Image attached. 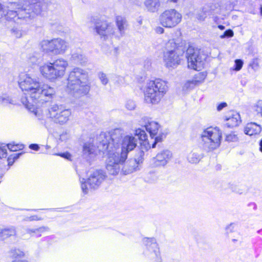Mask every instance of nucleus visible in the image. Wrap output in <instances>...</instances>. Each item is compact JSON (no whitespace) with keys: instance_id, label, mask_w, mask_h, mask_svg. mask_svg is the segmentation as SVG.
Segmentation results:
<instances>
[{"instance_id":"nucleus-1","label":"nucleus","mask_w":262,"mask_h":262,"mask_svg":"<svg viewBox=\"0 0 262 262\" xmlns=\"http://www.w3.org/2000/svg\"><path fill=\"white\" fill-rule=\"evenodd\" d=\"M123 130L116 128L110 133H102L98 137V148L108 156L106 169L110 174L116 175L120 170L129 151L137 145V139L132 135L123 136Z\"/></svg>"},{"instance_id":"nucleus-2","label":"nucleus","mask_w":262,"mask_h":262,"mask_svg":"<svg viewBox=\"0 0 262 262\" xmlns=\"http://www.w3.org/2000/svg\"><path fill=\"white\" fill-rule=\"evenodd\" d=\"M20 88L26 92L35 104H43L51 100L55 94L54 88L46 84H41L38 78L23 74L18 82Z\"/></svg>"},{"instance_id":"nucleus-3","label":"nucleus","mask_w":262,"mask_h":262,"mask_svg":"<svg viewBox=\"0 0 262 262\" xmlns=\"http://www.w3.org/2000/svg\"><path fill=\"white\" fill-rule=\"evenodd\" d=\"M67 89L76 96L86 95L90 89L88 72L79 68H74L67 78Z\"/></svg>"},{"instance_id":"nucleus-4","label":"nucleus","mask_w":262,"mask_h":262,"mask_svg":"<svg viewBox=\"0 0 262 262\" xmlns=\"http://www.w3.org/2000/svg\"><path fill=\"white\" fill-rule=\"evenodd\" d=\"M12 6L14 10H8L6 6L0 3V19L4 17L7 21L19 25L28 24V19L32 14L27 11L25 6L17 3L12 4Z\"/></svg>"},{"instance_id":"nucleus-5","label":"nucleus","mask_w":262,"mask_h":262,"mask_svg":"<svg viewBox=\"0 0 262 262\" xmlns=\"http://www.w3.org/2000/svg\"><path fill=\"white\" fill-rule=\"evenodd\" d=\"M168 90L167 82L161 79L148 81L144 89L145 100L148 103L157 104Z\"/></svg>"},{"instance_id":"nucleus-6","label":"nucleus","mask_w":262,"mask_h":262,"mask_svg":"<svg viewBox=\"0 0 262 262\" xmlns=\"http://www.w3.org/2000/svg\"><path fill=\"white\" fill-rule=\"evenodd\" d=\"M68 66L67 61L62 58H58L53 62L46 63L41 66L39 71L44 78L50 81H54L64 75Z\"/></svg>"},{"instance_id":"nucleus-7","label":"nucleus","mask_w":262,"mask_h":262,"mask_svg":"<svg viewBox=\"0 0 262 262\" xmlns=\"http://www.w3.org/2000/svg\"><path fill=\"white\" fill-rule=\"evenodd\" d=\"M166 51L164 54V60L166 67H177L180 63L181 57L183 55L185 48L182 46H177L174 39H171L166 43Z\"/></svg>"},{"instance_id":"nucleus-8","label":"nucleus","mask_w":262,"mask_h":262,"mask_svg":"<svg viewBox=\"0 0 262 262\" xmlns=\"http://www.w3.org/2000/svg\"><path fill=\"white\" fill-rule=\"evenodd\" d=\"M203 148L210 151L219 147L222 138L221 134L215 128H207L201 135Z\"/></svg>"},{"instance_id":"nucleus-9","label":"nucleus","mask_w":262,"mask_h":262,"mask_svg":"<svg viewBox=\"0 0 262 262\" xmlns=\"http://www.w3.org/2000/svg\"><path fill=\"white\" fill-rule=\"evenodd\" d=\"M88 178L86 181L84 179L80 180L81 183V189L84 194L88 193V188L86 184L89 185L91 189H97L101 184L106 177L105 172L102 169H93L88 173Z\"/></svg>"},{"instance_id":"nucleus-10","label":"nucleus","mask_w":262,"mask_h":262,"mask_svg":"<svg viewBox=\"0 0 262 262\" xmlns=\"http://www.w3.org/2000/svg\"><path fill=\"white\" fill-rule=\"evenodd\" d=\"M48 115L54 122L62 125L69 121L71 111L62 105L54 104L48 108Z\"/></svg>"},{"instance_id":"nucleus-11","label":"nucleus","mask_w":262,"mask_h":262,"mask_svg":"<svg viewBox=\"0 0 262 262\" xmlns=\"http://www.w3.org/2000/svg\"><path fill=\"white\" fill-rule=\"evenodd\" d=\"M40 49L46 53L57 55L63 53L67 49V43L60 38L43 40L40 43Z\"/></svg>"},{"instance_id":"nucleus-12","label":"nucleus","mask_w":262,"mask_h":262,"mask_svg":"<svg viewBox=\"0 0 262 262\" xmlns=\"http://www.w3.org/2000/svg\"><path fill=\"white\" fill-rule=\"evenodd\" d=\"M181 20V14L174 9L166 10L159 17L161 25L168 28L175 27Z\"/></svg>"},{"instance_id":"nucleus-13","label":"nucleus","mask_w":262,"mask_h":262,"mask_svg":"<svg viewBox=\"0 0 262 262\" xmlns=\"http://www.w3.org/2000/svg\"><path fill=\"white\" fill-rule=\"evenodd\" d=\"M144 127L149 133L151 139L154 140L152 141H148V147H156L158 143L162 141L164 136V134L161 132L160 125L157 122L148 120L144 125Z\"/></svg>"},{"instance_id":"nucleus-14","label":"nucleus","mask_w":262,"mask_h":262,"mask_svg":"<svg viewBox=\"0 0 262 262\" xmlns=\"http://www.w3.org/2000/svg\"><path fill=\"white\" fill-rule=\"evenodd\" d=\"M186 57L187 59L188 66L194 70H198L201 67L205 58L201 54L200 50L189 46L186 51Z\"/></svg>"},{"instance_id":"nucleus-15","label":"nucleus","mask_w":262,"mask_h":262,"mask_svg":"<svg viewBox=\"0 0 262 262\" xmlns=\"http://www.w3.org/2000/svg\"><path fill=\"white\" fill-rule=\"evenodd\" d=\"M143 243L146 247L145 254L150 258L155 259L157 262H161L159 248L156 239L145 237L143 239Z\"/></svg>"},{"instance_id":"nucleus-16","label":"nucleus","mask_w":262,"mask_h":262,"mask_svg":"<svg viewBox=\"0 0 262 262\" xmlns=\"http://www.w3.org/2000/svg\"><path fill=\"white\" fill-rule=\"evenodd\" d=\"M94 23L95 25L94 30L97 34L100 36L101 38L106 40L113 36L114 29L106 21L98 20L94 21Z\"/></svg>"},{"instance_id":"nucleus-17","label":"nucleus","mask_w":262,"mask_h":262,"mask_svg":"<svg viewBox=\"0 0 262 262\" xmlns=\"http://www.w3.org/2000/svg\"><path fill=\"white\" fill-rule=\"evenodd\" d=\"M29 4H28L27 2H20L17 3V4H21V5L25 6V8L27 9V11L31 12L32 14L31 16L28 19V23L32 20L34 17L40 14L42 11V4L39 2L40 0H29Z\"/></svg>"},{"instance_id":"nucleus-18","label":"nucleus","mask_w":262,"mask_h":262,"mask_svg":"<svg viewBox=\"0 0 262 262\" xmlns=\"http://www.w3.org/2000/svg\"><path fill=\"white\" fill-rule=\"evenodd\" d=\"M225 127L233 128L238 126L241 122L240 115L235 111H231L225 117Z\"/></svg>"},{"instance_id":"nucleus-19","label":"nucleus","mask_w":262,"mask_h":262,"mask_svg":"<svg viewBox=\"0 0 262 262\" xmlns=\"http://www.w3.org/2000/svg\"><path fill=\"white\" fill-rule=\"evenodd\" d=\"M172 157V153L168 150H163L157 155L154 158L155 166H164L170 160Z\"/></svg>"},{"instance_id":"nucleus-20","label":"nucleus","mask_w":262,"mask_h":262,"mask_svg":"<svg viewBox=\"0 0 262 262\" xmlns=\"http://www.w3.org/2000/svg\"><path fill=\"white\" fill-rule=\"evenodd\" d=\"M116 24L118 29V32L114 33L116 38H120L125 34V31L127 27V23L126 19L121 16H117L116 17Z\"/></svg>"},{"instance_id":"nucleus-21","label":"nucleus","mask_w":262,"mask_h":262,"mask_svg":"<svg viewBox=\"0 0 262 262\" xmlns=\"http://www.w3.org/2000/svg\"><path fill=\"white\" fill-rule=\"evenodd\" d=\"M16 228L14 226H9L4 228H0V238L5 241L11 237H16Z\"/></svg>"},{"instance_id":"nucleus-22","label":"nucleus","mask_w":262,"mask_h":262,"mask_svg":"<svg viewBox=\"0 0 262 262\" xmlns=\"http://www.w3.org/2000/svg\"><path fill=\"white\" fill-rule=\"evenodd\" d=\"M139 164L136 160L131 159L127 161L122 166L121 172L127 174L139 169Z\"/></svg>"},{"instance_id":"nucleus-23","label":"nucleus","mask_w":262,"mask_h":262,"mask_svg":"<svg viewBox=\"0 0 262 262\" xmlns=\"http://www.w3.org/2000/svg\"><path fill=\"white\" fill-rule=\"evenodd\" d=\"M261 127L260 125L254 122H250L247 124L244 128V133L249 136H252L259 134L261 131Z\"/></svg>"},{"instance_id":"nucleus-24","label":"nucleus","mask_w":262,"mask_h":262,"mask_svg":"<svg viewBox=\"0 0 262 262\" xmlns=\"http://www.w3.org/2000/svg\"><path fill=\"white\" fill-rule=\"evenodd\" d=\"M214 7L215 6L213 5H207L204 6L196 14L197 19L201 21L204 20L207 15L213 14L214 11Z\"/></svg>"},{"instance_id":"nucleus-25","label":"nucleus","mask_w":262,"mask_h":262,"mask_svg":"<svg viewBox=\"0 0 262 262\" xmlns=\"http://www.w3.org/2000/svg\"><path fill=\"white\" fill-rule=\"evenodd\" d=\"M144 4L148 11L152 12L157 11L160 6L159 0H144Z\"/></svg>"},{"instance_id":"nucleus-26","label":"nucleus","mask_w":262,"mask_h":262,"mask_svg":"<svg viewBox=\"0 0 262 262\" xmlns=\"http://www.w3.org/2000/svg\"><path fill=\"white\" fill-rule=\"evenodd\" d=\"M203 157V155L196 151H193L191 152L187 157V160L189 163L192 164H196Z\"/></svg>"},{"instance_id":"nucleus-27","label":"nucleus","mask_w":262,"mask_h":262,"mask_svg":"<svg viewBox=\"0 0 262 262\" xmlns=\"http://www.w3.org/2000/svg\"><path fill=\"white\" fill-rule=\"evenodd\" d=\"M71 60L75 64H82L86 61V59L81 52H75L72 54Z\"/></svg>"},{"instance_id":"nucleus-28","label":"nucleus","mask_w":262,"mask_h":262,"mask_svg":"<svg viewBox=\"0 0 262 262\" xmlns=\"http://www.w3.org/2000/svg\"><path fill=\"white\" fill-rule=\"evenodd\" d=\"M21 102L31 112L33 113L35 116H37L38 110L34 104H31L27 97H23L21 99Z\"/></svg>"},{"instance_id":"nucleus-29","label":"nucleus","mask_w":262,"mask_h":262,"mask_svg":"<svg viewBox=\"0 0 262 262\" xmlns=\"http://www.w3.org/2000/svg\"><path fill=\"white\" fill-rule=\"evenodd\" d=\"M95 152L94 146L90 143H85L83 146V153L86 157H91Z\"/></svg>"},{"instance_id":"nucleus-30","label":"nucleus","mask_w":262,"mask_h":262,"mask_svg":"<svg viewBox=\"0 0 262 262\" xmlns=\"http://www.w3.org/2000/svg\"><path fill=\"white\" fill-rule=\"evenodd\" d=\"M8 255L12 258H17L23 257L24 253L19 249L12 248L8 252Z\"/></svg>"},{"instance_id":"nucleus-31","label":"nucleus","mask_w":262,"mask_h":262,"mask_svg":"<svg viewBox=\"0 0 262 262\" xmlns=\"http://www.w3.org/2000/svg\"><path fill=\"white\" fill-rule=\"evenodd\" d=\"M10 31L13 36L18 38L26 34L25 31L23 30L22 28L20 27H14L11 29Z\"/></svg>"},{"instance_id":"nucleus-32","label":"nucleus","mask_w":262,"mask_h":262,"mask_svg":"<svg viewBox=\"0 0 262 262\" xmlns=\"http://www.w3.org/2000/svg\"><path fill=\"white\" fill-rule=\"evenodd\" d=\"M135 135L137 136L140 140L145 141L147 140V136L144 129L141 128L136 129L135 131Z\"/></svg>"},{"instance_id":"nucleus-33","label":"nucleus","mask_w":262,"mask_h":262,"mask_svg":"<svg viewBox=\"0 0 262 262\" xmlns=\"http://www.w3.org/2000/svg\"><path fill=\"white\" fill-rule=\"evenodd\" d=\"M0 103L3 104H7L9 103L13 104V100L6 94H3L0 95Z\"/></svg>"},{"instance_id":"nucleus-34","label":"nucleus","mask_w":262,"mask_h":262,"mask_svg":"<svg viewBox=\"0 0 262 262\" xmlns=\"http://www.w3.org/2000/svg\"><path fill=\"white\" fill-rule=\"evenodd\" d=\"M144 151H143V147L142 146V149H140L138 153L136 154L134 160L136 161V162L139 165L142 163L144 159Z\"/></svg>"},{"instance_id":"nucleus-35","label":"nucleus","mask_w":262,"mask_h":262,"mask_svg":"<svg viewBox=\"0 0 262 262\" xmlns=\"http://www.w3.org/2000/svg\"><path fill=\"white\" fill-rule=\"evenodd\" d=\"M196 76L199 78V79L193 80L192 81L190 82V84L198 85V84L202 83L205 78L206 74L203 73H200L196 75Z\"/></svg>"},{"instance_id":"nucleus-36","label":"nucleus","mask_w":262,"mask_h":262,"mask_svg":"<svg viewBox=\"0 0 262 262\" xmlns=\"http://www.w3.org/2000/svg\"><path fill=\"white\" fill-rule=\"evenodd\" d=\"M7 148L11 151H15L21 149L23 148V144H8L7 145Z\"/></svg>"},{"instance_id":"nucleus-37","label":"nucleus","mask_w":262,"mask_h":262,"mask_svg":"<svg viewBox=\"0 0 262 262\" xmlns=\"http://www.w3.org/2000/svg\"><path fill=\"white\" fill-rule=\"evenodd\" d=\"M98 77L103 85H105L107 84L108 79L107 78L106 74L103 72H99L98 73Z\"/></svg>"},{"instance_id":"nucleus-38","label":"nucleus","mask_w":262,"mask_h":262,"mask_svg":"<svg viewBox=\"0 0 262 262\" xmlns=\"http://www.w3.org/2000/svg\"><path fill=\"white\" fill-rule=\"evenodd\" d=\"M23 154V152H20L18 154H14L10 156V157L8 158V164L12 165L14 161L17 160L19 157Z\"/></svg>"},{"instance_id":"nucleus-39","label":"nucleus","mask_w":262,"mask_h":262,"mask_svg":"<svg viewBox=\"0 0 262 262\" xmlns=\"http://www.w3.org/2000/svg\"><path fill=\"white\" fill-rule=\"evenodd\" d=\"M49 228L47 227H41L36 229H29L27 230V233H37V232H42L46 230H48Z\"/></svg>"},{"instance_id":"nucleus-40","label":"nucleus","mask_w":262,"mask_h":262,"mask_svg":"<svg viewBox=\"0 0 262 262\" xmlns=\"http://www.w3.org/2000/svg\"><path fill=\"white\" fill-rule=\"evenodd\" d=\"M238 137L234 133H231L226 135V141L228 142H236L238 141Z\"/></svg>"},{"instance_id":"nucleus-41","label":"nucleus","mask_w":262,"mask_h":262,"mask_svg":"<svg viewBox=\"0 0 262 262\" xmlns=\"http://www.w3.org/2000/svg\"><path fill=\"white\" fill-rule=\"evenodd\" d=\"M136 106L135 102L132 100H128L125 103L126 108L130 111L134 110Z\"/></svg>"},{"instance_id":"nucleus-42","label":"nucleus","mask_w":262,"mask_h":262,"mask_svg":"<svg viewBox=\"0 0 262 262\" xmlns=\"http://www.w3.org/2000/svg\"><path fill=\"white\" fill-rule=\"evenodd\" d=\"M234 35L233 31L231 29L226 30L224 33L220 36L221 38L232 37Z\"/></svg>"},{"instance_id":"nucleus-43","label":"nucleus","mask_w":262,"mask_h":262,"mask_svg":"<svg viewBox=\"0 0 262 262\" xmlns=\"http://www.w3.org/2000/svg\"><path fill=\"white\" fill-rule=\"evenodd\" d=\"M243 61L242 59H236L235 60V71H239L243 66Z\"/></svg>"},{"instance_id":"nucleus-44","label":"nucleus","mask_w":262,"mask_h":262,"mask_svg":"<svg viewBox=\"0 0 262 262\" xmlns=\"http://www.w3.org/2000/svg\"><path fill=\"white\" fill-rule=\"evenodd\" d=\"M7 156V153L6 147L0 146V159L6 158Z\"/></svg>"},{"instance_id":"nucleus-45","label":"nucleus","mask_w":262,"mask_h":262,"mask_svg":"<svg viewBox=\"0 0 262 262\" xmlns=\"http://www.w3.org/2000/svg\"><path fill=\"white\" fill-rule=\"evenodd\" d=\"M234 225L233 223L227 226L225 228L226 234L229 235L230 233L234 232Z\"/></svg>"},{"instance_id":"nucleus-46","label":"nucleus","mask_w":262,"mask_h":262,"mask_svg":"<svg viewBox=\"0 0 262 262\" xmlns=\"http://www.w3.org/2000/svg\"><path fill=\"white\" fill-rule=\"evenodd\" d=\"M256 111L258 114H260L262 117V100H259L257 101L256 105Z\"/></svg>"},{"instance_id":"nucleus-47","label":"nucleus","mask_w":262,"mask_h":262,"mask_svg":"<svg viewBox=\"0 0 262 262\" xmlns=\"http://www.w3.org/2000/svg\"><path fill=\"white\" fill-rule=\"evenodd\" d=\"M55 155L59 156L62 158H64L66 159H70L71 158V155L70 153L66 152L63 153H60V154H55Z\"/></svg>"},{"instance_id":"nucleus-48","label":"nucleus","mask_w":262,"mask_h":262,"mask_svg":"<svg viewBox=\"0 0 262 262\" xmlns=\"http://www.w3.org/2000/svg\"><path fill=\"white\" fill-rule=\"evenodd\" d=\"M115 82L117 83L119 85H121L123 84L124 82V78L120 76H116Z\"/></svg>"},{"instance_id":"nucleus-49","label":"nucleus","mask_w":262,"mask_h":262,"mask_svg":"<svg viewBox=\"0 0 262 262\" xmlns=\"http://www.w3.org/2000/svg\"><path fill=\"white\" fill-rule=\"evenodd\" d=\"M26 221H40L41 220V218L38 217L37 215H32L30 217H28L25 219Z\"/></svg>"},{"instance_id":"nucleus-50","label":"nucleus","mask_w":262,"mask_h":262,"mask_svg":"<svg viewBox=\"0 0 262 262\" xmlns=\"http://www.w3.org/2000/svg\"><path fill=\"white\" fill-rule=\"evenodd\" d=\"M227 106V104L226 102H221L217 106V110L218 111H221V110H222L224 108H225Z\"/></svg>"},{"instance_id":"nucleus-51","label":"nucleus","mask_w":262,"mask_h":262,"mask_svg":"<svg viewBox=\"0 0 262 262\" xmlns=\"http://www.w3.org/2000/svg\"><path fill=\"white\" fill-rule=\"evenodd\" d=\"M29 148L32 150L37 151L39 149V146L37 144H31L29 145Z\"/></svg>"},{"instance_id":"nucleus-52","label":"nucleus","mask_w":262,"mask_h":262,"mask_svg":"<svg viewBox=\"0 0 262 262\" xmlns=\"http://www.w3.org/2000/svg\"><path fill=\"white\" fill-rule=\"evenodd\" d=\"M30 60L32 63H36L38 62V59L36 56L33 55L30 57Z\"/></svg>"},{"instance_id":"nucleus-53","label":"nucleus","mask_w":262,"mask_h":262,"mask_svg":"<svg viewBox=\"0 0 262 262\" xmlns=\"http://www.w3.org/2000/svg\"><path fill=\"white\" fill-rule=\"evenodd\" d=\"M156 32L159 34H162L164 32V29L161 27H158L156 29Z\"/></svg>"},{"instance_id":"nucleus-54","label":"nucleus","mask_w":262,"mask_h":262,"mask_svg":"<svg viewBox=\"0 0 262 262\" xmlns=\"http://www.w3.org/2000/svg\"><path fill=\"white\" fill-rule=\"evenodd\" d=\"M113 54L117 56L119 53V49L118 47H115L113 50Z\"/></svg>"},{"instance_id":"nucleus-55","label":"nucleus","mask_w":262,"mask_h":262,"mask_svg":"<svg viewBox=\"0 0 262 262\" xmlns=\"http://www.w3.org/2000/svg\"><path fill=\"white\" fill-rule=\"evenodd\" d=\"M259 150L262 152V138L259 141Z\"/></svg>"},{"instance_id":"nucleus-56","label":"nucleus","mask_w":262,"mask_h":262,"mask_svg":"<svg viewBox=\"0 0 262 262\" xmlns=\"http://www.w3.org/2000/svg\"><path fill=\"white\" fill-rule=\"evenodd\" d=\"M218 28L221 30H224L225 29V27L223 25H220L217 26Z\"/></svg>"},{"instance_id":"nucleus-57","label":"nucleus","mask_w":262,"mask_h":262,"mask_svg":"<svg viewBox=\"0 0 262 262\" xmlns=\"http://www.w3.org/2000/svg\"><path fill=\"white\" fill-rule=\"evenodd\" d=\"M12 262H28V261H26V260H21L15 259V260H13Z\"/></svg>"},{"instance_id":"nucleus-58","label":"nucleus","mask_w":262,"mask_h":262,"mask_svg":"<svg viewBox=\"0 0 262 262\" xmlns=\"http://www.w3.org/2000/svg\"><path fill=\"white\" fill-rule=\"evenodd\" d=\"M167 2H172V3H176L178 2V0H166Z\"/></svg>"},{"instance_id":"nucleus-59","label":"nucleus","mask_w":262,"mask_h":262,"mask_svg":"<svg viewBox=\"0 0 262 262\" xmlns=\"http://www.w3.org/2000/svg\"><path fill=\"white\" fill-rule=\"evenodd\" d=\"M260 12L261 15H262V6H260Z\"/></svg>"},{"instance_id":"nucleus-60","label":"nucleus","mask_w":262,"mask_h":262,"mask_svg":"<svg viewBox=\"0 0 262 262\" xmlns=\"http://www.w3.org/2000/svg\"><path fill=\"white\" fill-rule=\"evenodd\" d=\"M237 240L236 239H232V241L235 243V242H236Z\"/></svg>"},{"instance_id":"nucleus-61","label":"nucleus","mask_w":262,"mask_h":262,"mask_svg":"<svg viewBox=\"0 0 262 262\" xmlns=\"http://www.w3.org/2000/svg\"><path fill=\"white\" fill-rule=\"evenodd\" d=\"M50 148V146H49V145H46V148H47V149H48V148Z\"/></svg>"},{"instance_id":"nucleus-62","label":"nucleus","mask_w":262,"mask_h":262,"mask_svg":"<svg viewBox=\"0 0 262 262\" xmlns=\"http://www.w3.org/2000/svg\"><path fill=\"white\" fill-rule=\"evenodd\" d=\"M144 148H145V150H147V147L145 146Z\"/></svg>"},{"instance_id":"nucleus-63","label":"nucleus","mask_w":262,"mask_h":262,"mask_svg":"<svg viewBox=\"0 0 262 262\" xmlns=\"http://www.w3.org/2000/svg\"><path fill=\"white\" fill-rule=\"evenodd\" d=\"M63 136V135H60V138H61Z\"/></svg>"},{"instance_id":"nucleus-64","label":"nucleus","mask_w":262,"mask_h":262,"mask_svg":"<svg viewBox=\"0 0 262 262\" xmlns=\"http://www.w3.org/2000/svg\"><path fill=\"white\" fill-rule=\"evenodd\" d=\"M239 193L242 194L243 192H238Z\"/></svg>"}]
</instances>
